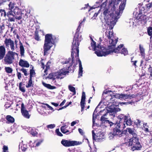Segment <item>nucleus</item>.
I'll list each match as a JSON object with an SVG mask.
<instances>
[{
    "label": "nucleus",
    "mask_w": 152,
    "mask_h": 152,
    "mask_svg": "<svg viewBox=\"0 0 152 152\" xmlns=\"http://www.w3.org/2000/svg\"><path fill=\"white\" fill-rule=\"evenodd\" d=\"M116 119V121L115 126V138L120 139L121 140L126 139V132L122 131L121 128H124L126 126L132 125V122L130 118L125 116L123 114L118 115Z\"/></svg>",
    "instance_id": "obj_1"
},
{
    "label": "nucleus",
    "mask_w": 152,
    "mask_h": 152,
    "mask_svg": "<svg viewBox=\"0 0 152 152\" xmlns=\"http://www.w3.org/2000/svg\"><path fill=\"white\" fill-rule=\"evenodd\" d=\"M114 25L112 23V25H109L108 28V35L109 40V45L107 48L104 47L99 46V50L96 51L95 53L98 56H106L109 54H111L114 52V36L113 35V28Z\"/></svg>",
    "instance_id": "obj_2"
},
{
    "label": "nucleus",
    "mask_w": 152,
    "mask_h": 152,
    "mask_svg": "<svg viewBox=\"0 0 152 152\" xmlns=\"http://www.w3.org/2000/svg\"><path fill=\"white\" fill-rule=\"evenodd\" d=\"M82 39V35L81 34H79L77 32L75 34L72 47L71 57H72V59L74 57V53L75 54L76 56L78 57L79 50L78 47L79 42L81 41Z\"/></svg>",
    "instance_id": "obj_3"
},
{
    "label": "nucleus",
    "mask_w": 152,
    "mask_h": 152,
    "mask_svg": "<svg viewBox=\"0 0 152 152\" xmlns=\"http://www.w3.org/2000/svg\"><path fill=\"white\" fill-rule=\"evenodd\" d=\"M55 36L50 34L45 35L44 44L43 47L44 55H45L54 44Z\"/></svg>",
    "instance_id": "obj_4"
},
{
    "label": "nucleus",
    "mask_w": 152,
    "mask_h": 152,
    "mask_svg": "<svg viewBox=\"0 0 152 152\" xmlns=\"http://www.w3.org/2000/svg\"><path fill=\"white\" fill-rule=\"evenodd\" d=\"M120 1L121 2L119 7V10H116L115 13V25L120 18L125 7L126 0H115V4L116 3L118 4Z\"/></svg>",
    "instance_id": "obj_5"
},
{
    "label": "nucleus",
    "mask_w": 152,
    "mask_h": 152,
    "mask_svg": "<svg viewBox=\"0 0 152 152\" xmlns=\"http://www.w3.org/2000/svg\"><path fill=\"white\" fill-rule=\"evenodd\" d=\"M127 143L129 146H132L131 150L133 151L136 150H140L142 147L139 141V138L137 137H132L129 139Z\"/></svg>",
    "instance_id": "obj_6"
},
{
    "label": "nucleus",
    "mask_w": 152,
    "mask_h": 152,
    "mask_svg": "<svg viewBox=\"0 0 152 152\" xmlns=\"http://www.w3.org/2000/svg\"><path fill=\"white\" fill-rule=\"evenodd\" d=\"M15 56L18 57V55L16 53L12 51H9L4 58L5 63L7 64H12L15 61Z\"/></svg>",
    "instance_id": "obj_7"
},
{
    "label": "nucleus",
    "mask_w": 152,
    "mask_h": 152,
    "mask_svg": "<svg viewBox=\"0 0 152 152\" xmlns=\"http://www.w3.org/2000/svg\"><path fill=\"white\" fill-rule=\"evenodd\" d=\"M71 61L70 58H69L65 61L61 62L63 64H67V66L66 68L62 69L60 71L58 72L57 76V78L62 79L63 77V76L68 73L67 68L68 69L72 65V63L71 64H69V63Z\"/></svg>",
    "instance_id": "obj_8"
},
{
    "label": "nucleus",
    "mask_w": 152,
    "mask_h": 152,
    "mask_svg": "<svg viewBox=\"0 0 152 152\" xmlns=\"http://www.w3.org/2000/svg\"><path fill=\"white\" fill-rule=\"evenodd\" d=\"M61 143L63 145L66 147L80 145L82 143L81 142L75 141H70L63 140L61 141Z\"/></svg>",
    "instance_id": "obj_9"
},
{
    "label": "nucleus",
    "mask_w": 152,
    "mask_h": 152,
    "mask_svg": "<svg viewBox=\"0 0 152 152\" xmlns=\"http://www.w3.org/2000/svg\"><path fill=\"white\" fill-rule=\"evenodd\" d=\"M4 42L6 48L9 49V48H10L11 51H12L15 50V44L13 41L11 39H6Z\"/></svg>",
    "instance_id": "obj_10"
},
{
    "label": "nucleus",
    "mask_w": 152,
    "mask_h": 152,
    "mask_svg": "<svg viewBox=\"0 0 152 152\" xmlns=\"http://www.w3.org/2000/svg\"><path fill=\"white\" fill-rule=\"evenodd\" d=\"M102 113H104L103 114V115H102L101 118L100 120L103 123H105L106 122L107 123H108L109 124H110V126H111L113 125V124L111 122L107 119V115L108 114V111L106 110H101L100 112V114Z\"/></svg>",
    "instance_id": "obj_11"
},
{
    "label": "nucleus",
    "mask_w": 152,
    "mask_h": 152,
    "mask_svg": "<svg viewBox=\"0 0 152 152\" xmlns=\"http://www.w3.org/2000/svg\"><path fill=\"white\" fill-rule=\"evenodd\" d=\"M21 111L22 115L24 118L27 119L30 118V115L28 111L25 108L24 104L23 103H22L21 104Z\"/></svg>",
    "instance_id": "obj_12"
},
{
    "label": "nucleus",
    "mask_w": 152,
    "mask_h": 152,
    "mask_svg": "<svg viewBox=\"0 0 152 152\" xmlns=\"http://www.w3.org/2000/svg\"><path fill=\"white\" fill-rule=\"evenodd\" d=\"M13 12L15 15L14 16L15 19L18 20H20L22 19L21 12L18 8L15 7L13 10Z\"/></svg>",
    "instance_id": "obj_13"
},
{
    "label": "nucleus",
    "mask_w": 152,
    "mask_h": 152,
    "mask_svg": "<svg viewBox=\"0 0 152 152\" xmlns=\"http://www.w3.org/2000/svg\"><path fill=\"white\" fill-rule=\"evenodd\" d=\"M86 98V95L85 93L83 92L82 94L81 101L80 102V106L81 107V111L84 110L85 103V99Z\"/></svg>",
    "instance_id": "obj_14"
},
{
    "label": "nucleus",
    "mask_w": 152,
    "mask_h": 152,
    "mask_svg": "<svg viewBox=\"0 0 152 152\" xmlns=\"http://www.w3.org/2000/svg\"><path fill=\"white\" fill-rule=\"evenodd\" d=\"M97 136L95 140L99 142H101L104 139V133L103 132H100L97 134Z\"/></svg>",
    "instance_id": "obj_15"
},
{
    "label": "nucleus",
    "mask_w": 152,
    "mask_h": 152,
    "mask_svg": "<svg viewBox=\"0 0 152 152\" xmlns=\"http://www.w3.org/2000/svg\"><path fill=\"white\" fill-rule=\"evenodd\" d=\"M19 65L23 67H28L29 66V64L28 62L22 59H20L19 63Z\"/></svg>",
    "instance_id": "obj_16"
},
{
    "label": "nucleus",
    "mask_w": 152,
    "mask_h": 152,
    "mask_svg": "<svg viewBox=\"0 0 152 152\" xmlns=\"http://www.w3.org/2000/svg\"><path fill=\"white\" fill-rule=\"evenodd\" d=\"M136 96L134 94H122L121 100L122 99H131L136 97Z\"/></svg>",
    "instance_id": "obj_17"
},
{
    "label": "nucleus",
    "mask_w": 152,
    "mask_h": 152,
    "mask_svg": "<svg viewBox=\"0 0 152 152\" xmlns=\"http://www.w3.org/2000/svg\"><path fill=\"white\" fill-rule=\"evenodd\" d=\"M6 53L5 49L4 46H0V60L2 59L4 57Z\"/></svg>",
    "instance_id": "obj_18"
},
{
    "label": "nucleus",
    "mask_w": 152,
    "mask_h": 152,
    "mask_svg": "<svg viewBox=\"0 0 152 152\" xmlns=\"http://www.w3.org/2000/svg\"><path fill=\"white\" fill-rule=\"evenodd\" d=\"M127 131L130 134H131L133 136L132 137H135L137 136V132L134 130V129L128 128Z\"/></svg>",
    "instance_id": "obj_19"
},
{
    "label": "nucleus",
    "mask_w": 152,
    "mask_h": 152,
    "mask_svg": "<svg viewBox=\"0 0 152 152\" xmlns=\"http://www.w3.org/2000/svg\"><path fill=\"white\" fill-rule=\"evenodd\" d=\"M78 63L79 64V77L82 76L83 74V67L81 62L80 60L78 61Z\"/></svg>",
    "instance_id": "obj_20"
},
{
    "label": "nucleus",
    "mask_w": 152,
    "mask_h": 152,
    "mask_svg": "<svg viewBox=\"0 0 152 152\" xmlns=\"http://www.w3.org/2000/svg\"><path fill=\"white\" fill-rule=\"evenodd\" d=\"M91 46L93 48V49L95 51H98L99 50V46L100 45H99L97 46H96V42L93 41L92 42H91Z\"/></svg>",
    "instance_id": "obj_21"
},
{
    "label": "nucleus",
    "mask_w": 152,
    "mask_h": 152,
    "mask_svg": "<svg viewBox=\"0 0 152 152\" xmlns=\"http://www.w3.org/2000/svg\"><path fill=\"white\" fill-rule=\"evenodd\" d=\"M124 45L121 44L117 48H115V53H120L122 49L123 48Z\"/></svg>",
    "instance_id": "obj_22"
},
{
    "label": "nucleus",
    "mask_w": 152,
    "mask_h": 152,
    "mask_svg": "<svg viewBox=\"0 0 152 152\" xmlns=\"http://www.w3.org/2000/svg\"><path fill=\"white\" fill-rule=\"evenodd\" d=\"M42 83L44 86L49 89H53L56 88L55 86H52L50 84H47L43 82H42Z\"/></svg>",
    "instance_id": "obj_23"
},
{
    "label": "nucleus",
    "mask_w": 152,
    "mask_h": 152,
    "mask_svg": "<svg viewBox=\"0 0 152 152\" xmlns=\"http://www.w3.org/2000/svg\"><path fill=\"white\" fill-rule=\"evenodd\" d=\"M6 119L8 123H13L15 121L14 118L10 115H7L6 117Z\"/></svg>",
    "instance_id": "obj_24"
},
{
    "label": "nucleus",
    "mask_w": 152,
    "mask_h": 152,
    "mask_svg": "<svg viewBox=\"0 0 152 152\" xmlns=\"http://www.w3.org/2000/svg\"><path fill=\"white\" fill-rule=\"evenodd\" d=\"M6 15V13L4 10H0V18L4 19H5Z\"/></svg>",
    "instance_id": "obj_25"
},
{
    "label": "nucleus",
    "mask_w": 152,
    "mask_h": 152,
    "mask_svg": "<svg viewBox=\"0 0 152 152\" xmlns=\"http://www.w3.org/2000/svg\"><path fill=\"white\" fill-rule=\"evenodd\" d=\"M20 48L21 55L22 56H24L25 50L24 47L22 43L20 44Z\"/></svg>",
    "instance_id": "obj_26"
},
{
    "label": "nucleus",
    "mask_w": 152,
    "mask_h": 152,
    "mask_svg": "<svg viewBox=\"0 0 152 152\" xmlns=\"http://www.w3.org/2000/svg\"><path fill=\"white\" fill-rule=\"evenodd\" d=\"M139 49L141 55L142 56H144L145 55V49L141 45H139Z\"/></svg>",
    "instance_id": "obj_27"
},
{
    "label": "nucleus",
    "mask_w": 152,
    "mask_h": 152,
    "mask_svg": "<svg viewBox=\"0 0 152 152\" xmlns=\"http://www.w3.org/2000/svg\"><path fill=\"white\" fill-rule=\"evenodd\" d=\"M147 124L146 123H144L143 124V126L142 128V129L146 132H148L149 131L148 128V126L147 125Z\"/></svg>",
    "instance_id": "obj_28"
},
{
    "label": "nucleus",
    "mask_w": 152,
    "mask_h": 152,
    "mask_svg": "<svg viewBox=\"0 0 152 152\" xmlns=\"http://www.w3.org/2000/svg\"><path fill=\"white\" fill-rule=\"evenodd\" d=\"M120 53L123 54L124 56H126L128 54V52L126 49L124 48L122 49Z\"/></svg>",
    "instance_id": "obj_29"
},
{
    "label": "nucleus",
    "mask_w": 152,
    "mask_h": 152,
    "mask_svg": "<svg viewBox=\"0 0 152 152\" xmlns=\"http://www.w3.org/2000/svg\"><path fill=\"white\" fill-rule=\"evenodd\" d=\"M65 126H62L61 128V132L63 133L66 134L69 132V131L66 130L65 128Z\"/></svg>",
    "instance_id": "obj_30"
},
{
    "label": "nucleus",
    "mask_w": 152,
    "mask_h": 152,
    "mask_svg": "<svg viewBox=\"0 0 152 152\" xmlns=\"http://www.w3.org/2000/svg\"><path fill=\"white\" fill-rule=\"evenodd\" d=\"M112 132H110L109 134V138L110 140H113L114 137V129H113Z\"/></svg>",
    "instance_id": "obj_31"
},
{
    "label": "nucleus",
    "mask_w": 152,
    "mask_h": 152,
    "mask_svg": "<svg viewBox=\"0 0 152 152\" xmlns=\"http://www.w3.org/2000/svg\"><path fill=\"white\" fill-rule=\"evenodd\" d=\"M32 84V78L31 77L29 78V79L27 84L26 85V87L27 88L30 87Z\"/></svg>",
    "instance_id": "obj_32"
},
{
    "label": "nucleus",
    "mask_w": 152,
    "mask_h": 152,
    "mask_svg": "<svg viewBox=\"0 0 152 152\" xmlns=\"http://www.w3.org/2000/svg\"><path fill=\"white\" fill-rule=\"evenodd\" d=\"M58 72L56 74V77H55L52 74H49V75L48 76V77L50 79H53V80H54L55 79H56V78H57V79H59L57 77V74H58ZM60 79H61L60 78Z\"/></svg>",
    "instance_id": "obj_33"
},
{
    "label": "nucleus",
    "mask_w": 152,
    "mask_h": 152,
    "mask_svg": "<svg viewBox=\"0 0 152 152\" xmlns=\"http://www.w3.org/2000/svg\"><path fill=\"white\" fill-rule=\"evenodd\" d=\"M68 88L69 90L71 92L74 93V94H76V91L75 89V87L73 86H71L70 85H69L68 86Z\"/></svg>",
    "instance_id": "obj_34"
},
{
    "label": "nucleus",
    "mask_w": 152,
    "mask_h": 152,
    "mask_svg": "<svg viewBox=\"0 0 152 152\" xmlns=\"http://www.w3.org/2000/svg\"><path fill=\"white\" fill-rule=\"evenodd\" d=\"M5 69L6 72L9 73H11L13 71L12 69L9 67H5Z\"/></svg>",
    "instance_id": "obj_35"
},
{
    "label": "nucleus",
    "mask_w": 152,
    "mask_h": 152,
    "mask_svg": "<svg viewBox=\"0 0 152 152\" xmlns=\"http://www.w3.org/2000/svg\"><path fill=\"white\" fill-rule=\"evenodd\" d=\"M33 67L32 68V69L30 70V77H31L32 78V77H33L35 76V71L33 69Z\"/></svg>",
    "instance_id": "obj_36"
},
{
    "label": "nucleus",
    "mask_w": 152,
    "mask_h": 152,
    "mask_svg": "<svg viewBox=\"0 0 152 152\" xmlns=\"http://www.w3.org/2000/svg\"><path fill=\"white\" fill-rule=\"evenodd\" d=\"M42 141L40 140L37 142H35L33 143V147H38L39 146L42 142Z\"/></svg>",
    "instance_id": "obj_37"
},
{
    "label": "nucleus",
    "mask_w": 152,
    "mask_h": 152,
    "mask_svg": "<svg viewBox=\"0 0 152 152\" xmlns=\"http://www.w3.org/2000/svg\"><path fill=\"white\" fill-rule=\"evenodd\" d=\"M107 2H104L101 5V10H104L106 8H107L106 7L107 5Z\"/></svg>",
    "instance_id": "obj_38"
},
{
    "label": "nucleus",
    "mask_w": 152,
    "mask_h": 152,
    "mask_svg": "<svg viewBox=\"0 0 152 152\" xmlns=\"http://www.w3.org/2000/svg\"><path fill=\"white\" fill-rule=\"evenodd\" d=\"M15 5V3L14 2H10L9 4V10H12L14 8Z\"/></svg>",
    "instance_id": "obj_39"
},
{
    "label": "nucleus",
    "mask_w": 152,
    "mask_h": 152,
    "mask_svg": "<svg viewBox=\"0 0 152 152\" xmlns=\"http://www.w3.org/2000/svg\"><path fill=\"white\" fill-rule=\"evenodd\" d=\"M148 34L151 36L150 37L151 39L152 38V28L151 27H149L148 29Z\"/></svg>",
    "instance_id": "obj_40"
},
{
    "label": "nucleus",
    "mask_w": 152,
    "mask_h": 152,
    "mask_svg": "<svg viewBox=\"0 0 152 152\" xmlns=\"http://www.w3.org/2000/svg\"><path fill=\"white\" fill-rule=\"evenodd\" d=\"M109 7H112L114 9V0H111L109 2Z\"/></svg>",
    "instance_id": "obj_41"
},
{
    "label": "nucleus",
    "mask_w": 152,
    "mask_h": 152,
    "mask_svg": "<svg viewBox=\"0 0 152 152\" xmlns=\"http://www.w3.org/2000/svg\"><path fill=\"white\" fill-rule=\"evenodd\" d=\"M121 96L122 94H115V98L117 99L121 100Z\"/></svg>",
    "instance_id": "obj_42"
},
{
    "label": "nucleus",
    "mask_w": 152,
    "mask_h": 152,
    "mask_svg": "<svg viewBox=\"0 0 152 152\" xmlns=\"http://www.w3.org/2000/svg\"><path fill=\"white\" fill-rule=\"evenodd\" d=\"M20 71H22L24 73L25 76H27L28 75V73H27L26 69L24 68H22L20 69Z\"/></svg>",
    "instance_id": "obj_43"
},
{
    "label": "nucleus",
    "mask_w": 152,
    "mask_h": 152,
    "mask_svg": "<svg viewBox=\"0 0 152 152\" xmlns=\"http://www.w3.org/2000/svg\"><path fill=\"white\" fill-rule=\"evenodd\" d=\"M34 38L37 41H39L40 40V37L37 33H35Z\"/></svg>",
    "instance_id": "obj_44"
},
{
    "label": "nucleus",
    "mask_w": 152,
    "mask_h": 152,
    "mask_svg": "<svg viewBox=\"0 0 152 152\" xmlns=\"http://www.w3.org/2000/svg\"><path fill=\"white\" fill-rule=\"evenodd\" d=\"M56 126L55 124H51L47 126V127L48 129H53Z\"/></svg>",
    "instance_id": "obj_45"
},
{
    "label": "nucleus",
    "mask_w": 152,
    "mask_h": 152,
    "mask_svg": "<svg viewBox=\"0 0 152 152\" xmlns=\"http://www.w3.org/2000/svg\"><path fill=\"white\" fill-rule=\"evenodd\" d=\"M56 132L58 136L61 137L63 136V134L59 131V129H56Z\"/></svg>",
    "instance_id": "obj_46"
},
{
    "label": "nucleus",
    "mask_w": 152,
    "mask_h": 152,
    "mask_svg": "<svg viewBox=\"0 0 152 152\" xmlns=\"http://www.w3.org/2000/svg\"><path fill=\"white\" fill-rule=\"evenodd\" d=\"M146 6L148 9H149L152 7V2L146 4Z\"/></svg>",
    "instance_id": "obj_47"
},
{
    "label": "nucleus",
    "mask_w": 152,
    "mask_h": 152,
    "mask_svg": "<svg viewBox=\"0 0 152 152\" xmlns=\"http://www.w3.org/2000/svg\"><path fill=\"white\" fill-rule=\"evenodd\" d=\"M31 134L33 136H35L37 134V132L35 131H34L33 129L32 128H31Z\"/></svg>",
    "instance_id": "obj_48"
},
{
    "label": "nucleus",
    "mask_w": 152,
    "mask_h": 152,
    "mask_svg": "<svg viewBox=\"0 0 152 152\" xmlns=\"http://www.w3.org/2000/svg\"><path fill=\"white\" fill-rule=\"evenodd\" d=\"M110 95L109 96L110 99V101L111 102V101H113V98H114V95H113V94H110Z\"/></svg>",
    "instance_id": "obj_49"
},
{
    "label": "nucleus",
    "mask_w": 152,
    "mask_h": 152,
    "mask_svg": "<svg viewBox=\"0 0 152 152\" xmlns=\"http://www.w3.org/2000/svg\"><path fill=\"white\" fill-rule=\"evenodd\" d=\"M115 113L120 111V109L118 108L116 104H115Z\"/></svg>",
    "instance_id": "obj_50"
},
{
    "label": "nucleus",
    "mask_w": 152,
    "mask_h": 152,
    "mask_svg": "<svg viewBox=\"0 0 152 152\" xmlns=\"http://www.w3.org/2000/svg\"><path fill=\"white\" fill-rule=\"evenodd\" d=\"M13 12H12V10H10V11H9L8 12H7V15L8 16H9L10 15H13L14 16L15 15H14L13 14Z\"/></svg>",
    "instance_id": "obj_51"
},
{
    "label": "nucleus",
    "mask_w": 152,
    "mask_h": 152,
    "mask_svg": "<svg viewBox=\"0 0 152 152\" xmlns=\"http://www.w3.org/2000/svg\"><path fill=\"white\" fill-rule=\"evenodd\" d=\"M96 117L97 115H95V113H94L93 115V124L95 121V119L96 118Z\"/></svg>",
    "instance_id": "obj_52"
},
{
    "label": "nucleus",
    "mask_w": 152,
    "mask_h": 152,
    "mask_svg": "<svg viewBox=\"0 0 152 152\" xmlns=\"http://www.w3.org/2000/svg\"><path fill=\"white\" fill-rule=\"evenodd\" d=\"M78 122V121H75L72 122L71 123V126H73L75 125Z\"/></svg>",
    "instance_id": "obj_53"
},
{
    "label": "nucleus",
    "mask_w": 152,
    "mask_h": 152,
    "mask_svg": "<svg viewBox=\"0 0 152 152\" xmlns=\"http://www.w3.org/2000/svg\"><path fill=\"white\" fill-rule=\"evenodd\" d=\"M9 17V21H10L11 22H14L15 21V18L13 17L11 18L10 17Z\"/></svg>",
    "instance_id": "obj_54"
},
{
    "label": "nucleus",
    "mask_w": 152,
    "mask_h": 152,
    "mask_svg": "<svg viewBox=\"0 0 152 152\" xmlns=\"http://www.w3.org/2000/svg\"><path fill=\"white\" fill-rule=\"evenodd\" d=\"M104 12H103V14L104 15H107V14L108 13V10L107 8H106L104 10Z\"/></svg>",
    "instance_id": "obj_55"
},
{
    "label": "nucleus",
    "mask_w": 152,
    "mask_h": 152,
    "mask_svg": "<svg viewBox=\"0 0 152 152\" xmlns=\"http://www.w3.org/2000/svg\"><path fill=\"white\" fill-rule=\"evenodd\" d=\"M18 78L19 79H20L21 78V74L20 72H18L17 73Z\"/></svg>",
    "instance_id": "obj_56"
},
{
    "label": "nucleus",
    "mask_w": 152,
    "mask_h": 152,
    "mask_svg": "<svg viewBox=\"0 0 152 152\" xmlns=\"http://www.w3.org/2000/svg\"><path fill=\"white\" fill-rule=\"evenodd\" d=\"M78 131L79 133L82 135H83L84 134V133L83 131V130L79 128L78 129Z\"/></svg>",
    "instance_id": "obj_57"
},
{
    "label": "nucleus",
    "mask_w": 152,
    "mask_h": 152,
    "mask_svg": "<svg viewBox=\"0 0 152 152\" xmlns=\"http://www.w3.org/2000/svg\"><path fill=\"white\" fill-rule=\"evenodd\" d=\"M45 105H46L50 110H53V111L54 110L53 107L50 106V105H49L48 104H45Z\"/></svg>",
    "instance_id": "obj_58"
},
{
    "label": "nucleus",
    "mask_w": 152,
    "mask_h": 152,
    "mask_svg": "<svg viewBox=\"0 0 152 152\" xmlns=\"http://www.w3.org/2000/svg\"><path fill=\"white\" fill-rule=\"evenodd\" d=\"M92 134L93 139L94 140H95V134L94 133V130L92 131Z\"/></svg>",
    "instance_id": "obj_59"
},
{
    "label": "nucleus",
    "mask_w": 152,
    "mask_h": 152,
    "mask_svg": "<svg viewBox=\"0 0 152 152\" xmlns=\"http://www.w3.org/2000/svg\"><path fill=\"white\" fill-rule=\"evenodd\" d=\"M86 20V19L85 18H84L83 19V21H81V22L80 23V25H79V26H78V28H79L80 26H81V24H82V23H84V22H85V20Z\"/></svg>",
    "instance_id": "obj_60"
},
{
    "label": "nucleus",
    "mask_w": 152,
    "mask_h": 152,
    "mask_svg": "<svg viewBox=\"0 0 152 152\" xmlns=\"http://www.w3.org/2000/svg\"><path fill=\"white\" fill-rule=\"evenodd\" d=\"M19 88L20 90L22 92H24L25 91V90L23 87H20V88Z\"/></svg>",
    "instance_id": "obj_61"
},
{
    "label": "nucleus",
    "mask_w": 152,
    "mask_h": 152,
    "mask_svg": "<svg viewBox=\"0 0 152 152\" xmlns=\"http://www.w3.org/2000/svg\"><path fill=\"white\" fill-rule=\"evenodd\" d=\"M8 150V148L7 146H6L5 145L3 147V150L6 151H7Z\"/></svg>",
    "instance_id": "obj_62"
},
{
    "label": "nucleus",
    "mask_w": 152,
    "mask_h": 152,
    "mask_svg": "<svg viewBox=\"0 0 152 152\" xmlns=\"http://www.w3.org/2000/svg\"><path fill=\"white\" fill-rule=\"evenodd\" d=\"M111 92V91H107V90H106L105 91H104L103 93V95H104V94H107L109 92Z\"/></svg>",
    "instance_id": "obj_63"
},
{
    "label": "nucleus",
    "mask_w": 152,
    "mask_h": 152,
    "mask_svg": "<svg viewBox=\"0 0 152 152\" xmlns=\"http://www.w3.org/2000/svg\"><path fill=\"white\" fill-rule=\"evenodd\" d=\"M66 101L65 100H64L60 104L59 106H62L64 105Z\"/></svg>",
    "instance_id": "obj_64"
}]
</instances>
